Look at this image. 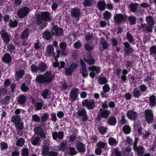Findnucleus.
<instances>
[{"label":"nucleus","mask_w":156,"mask_h":156,"mask_svg":"<svg viewBox=\"0 0 156 156\" xmlns=\"http://www.w3.org/2000/svg\"><path fill=\"white\" fill-rule=\"evenodd\" d=\"M110 110L100 109L96 117V120L99 122L101 120L102 118H108L110 114Z\"/></svg>","instance_id":"obj_4"},{"label":"nucleus","mask_w":156,"mask_h":156,"mask_svg":"<svg viewBox=\"0 0 156 156\" xmlns=\"http://www.w3.org/2000/svg\"><path fill=\"white\" fill-rule=\"evenodd\" d=\"M52 137L53 140L58 141V138L60 140H62L64 137V133L62 131H59L58 133L54 132L52 134Z\"/></svg>","instance_id":"obj_16"},{"label":"nucleus","mask_w":156,"mask_h":156,"mask_svg":"<svg viewBox=\"0 0 156 156\" xmlns=\"http://www.w3.org/2000/svg\"><path fill=\"white\" fill-rule=\"evenodd\" d=\"M29 9L27 7H22L17 11V15L20 18H23L28 15Z\"/></svg>","instance_id":"obj_9"},{"label":"nucleus","mask_w":156,"mask_h":156,"mask_svg":"<svg viewBox=\"0 0 156 156\" xmlns=\"http://www.w3.org/2000/svg\"><path fill=\"white\" fill-rule=\"evenodd\" d=\"M21 90L25 92H27L29 89V88L26 85L25 83H23L21 87Z\"/></svg>","instance_id":"obj_57"},{"label":"nucleus","mask_w":156,"mask_h":156,"mask_svg":"<svg viewBox=\"0 0 156 156\" xmlns=\"http://www.w3.org/2000/svg\"><path fill=\"white\" fill-rule=\"evenodd\" d=\"M138 140V138H135L133 143V149L134 151H136L137 156H142L145 152V149L142 145L137 146Z\"/></svg>","instance_id":"obj_3"},{"label":"nucleus","mask_w":156,"mask_h":156,"mask_svg":"<svg viewBox=\"0 0 156 156\" xmlns=\"http://www.w3.org/2000/svg\"><path fill=\"white\" fill-rule=\"evenodd\" d=\"M114 153L115 156H122L124 155V153L122 151H119L117 148L114 149Z\"/></svg>","instance_id":"obj_50"},{"label":"nucleus","mask_w":156,"mask_h":156,"mask_svg":"<svg viewBox=\"0 0 156 156\" xmlns=\"http://www.w3.org/2000/svg\"><path fill=\"white\" fill-rule=\"evenodd\" d=\"M78 64L74 62L71 64L68 68L65 70V73L67 76H71L73 72L78 67Z\"/></svg>","instance_id":"obj_10"},{"label":"nucleus","mask_w":156,"mask_h":156,"mask_svg":"<svg viewBox=\"0 0 156 156\" xmlns=\"http://www.w3.org/2000/svg\"><path fill=\"white\" fill-rule=\"evenodd\" d=\"M1 151L7 149L8 148V145L7 143L4 142H2L0 144Z\"/></svg>","instance_id":"obj_62"},{"label":"nucleus","mask_w":156,"mask_h":156,"mask_svg":"<svg viewBox=\"0 0 156 156\" xmlns=\"http://www.w3.org/2000/svg\"><path fill=\"white\" fill-rule=\"evenodd\" d=\"M12 58L11 55L8 53H6L3 55L2 60L5 63H9L12 62Z\"/></svg>","instance_id":"obj_23"},{"label":"nucleus","mask_w":156,"mask_h":156,"mask_svg":"<svg viewBox=\"0 0 156 156\" xmlns=\"http://www.w3.org/2000/svg\"><path fill=\"white\" fill-rule=\"evenodd\" d=\"M103 90L105 92H108L110 90V88L108 84H106L104 85L102 87Z\"/></svg>","instance_id":"obj_63"},{"label":"nucleus","mask_w":156,"mask_h":156,"mask_svg":"<svg viewBox=\"0 0 156 156\" xmlns=\"http://www.w3.org/2000/svg\"><path fill=\"white\" fill-rule=\"evenodd\" d=\"M67 144V143L66 141H62L60 143L59 146H58L57 148L59 151H64L66 150V147Z\"/></svg>","instance_id":"obj_28"},{"label":"nucleus","mask_w":156,"mask_h":156,"mask_svg":"<svg viewBox=\"0 0 156 156\" xmlns=\"http://www.w3.org/2000/svg\"><path fill=\"white\" fill-rule=\"evenodd\" d=\"M49 117V114L47 113H44L41 118V122H45L47 120Z\"/></svg>","instance_id":"obj_52"},{"label":"nucleus","mask_w":156,"mask_h":156,"mask_svg":"<svg viewBox=\"0 0 156 156\" xmlns=\"http://www.w3.org/2000/svg\"><path fill=\"white\" fill-rule=\"evenodd\" d=\"M52 36V33L46 30H45L42 33L43 37L47 40L51 39Z\"/></svg>","instance_id":"obj_25"},{"label":"nucleus","mask_w":156,"mask_h":156,"mask_svg":"<svg viewBox=\"0 0 156 156\" xmlns=\"http://www.w3.org/2000/svg\"><path fill=\"white\" fill-rule=\"evenodd\" d=\"M150 55H156V46L155 45H153L150 48Z\"/></svg>","instance_id":"obj_49"},{"label":"nucleus","mask_w":156,"mask_h":156,"mask_svg":"<svg viewBox=\"0 0 156 156\" xmlns=\"http://www.w3.org/2000/svg\"><path fill=\"white\" fill-rule=\"evenodd\" d=\"M55 78V75L50 71H47L44 74L37 76L36 81L40 84H48L51 83Z\"/></svg>","instance_id":"obj_2"},{"label":"nucleus","mask_w":156,"mask_h":156,"mask_svg":"<svg viewBox=\"0 0 156 156\" xmlns=\"http://www.w3.org/2000/svg\"><path fill=\"white\" fill-rule=\"evenodd\" d=\"M108 143L109 144L112 146H116L118 144V142L115 139L112 137L109 138Z\"/></svg>","instance_id":"obj_37"},{"label":"nucleus","mask_w":156,"mask_h":156,"mask_svg":"<svg viewBox=\"0 0 156 156\" xmlns=\"http://www.w3.org/2000/svg\"><path fill=\"white\" fill-rule=\"evenodd\" d=\"M147 23L149 25L153 26L154 24V21L152 17L151 16H147L146 19Z\"/></svg>","instance_id":"obj_33"},{"label":"nucleus","mask_w":156,"mask_h":156,"mask_svg":"<svg viewBox=\"0 0 156 156\" xmlns=\"http://www.w3.org/2000/svg\"><path fill=\"white\" fill-rule=\"evenodd\" d=\"M84 61L88 64L91 65L94 64L95 62V60L94 58L84 59Z\"/></svg>","instance_id":"obj_64"},{"label":"nucleus","mask_w":156,"mask_h":156,"mask_svg":"<svg viewBox=\"0 0 156 156\" xmlns=\"http://www.w3.org/2000/svg\"><path fill=\"white\" fill-rule=\"evenodd\" d=\"M30 69L32 73H36L39 71L38 66H35L34 64L31 65Z\"/></svg>","instance_id":"obj_60"},{"label":"nucleus","mask_w":156,"mask_h":156,"mask_svg":"<svg viewBox=\"0 0 156 156\" xmlns=\"http://www.w3.org/2000/svg\"><path fill=\"white\" fill-rule=\"evenodd\" d=\"M127 40L130 43H131L133 45L134 44V43L133 42L134 39L131 34L127 33Z\"/></svg>","instance_id":"obj_54"},{"label":"nucleus","mask_w":156,"mask_h":156,"mask_svg":"<svg viewBox=\"0 0 156 156\" xmlns=\"http://www.w3.org/2000/svg\"><path fill=\"white\" fill-rule=\"evenodd\" d=\"M93 0H85L83 5L85 7L90 6L93 4Z\"/></svg>","instance_id":"obj_56"},{"label":"nucleus","mask_w":156,"mask_h":156,"mask_svg":"<svg viewBox=\"0 0 156 156\" xmlns=\"http://www.w3.org/2000/svg\"><path fill=\"white\" fill-rule=\"evenodd\" d=\"M7 92V90L6 87H1L0 88V97L2 95L3 96L5 95Z\"/></svg>","instance_id":"obj_61"},{"label":"nucleus","mask_w":156,"mask_h":156,"mask_svg":"<svg viewBox=\"0 0 156 156\" xmlns=\"http://www.w3.org/2000/svg\"><path fill=\"white\" fill-rule=\"evenodd\" d=\"M29 34V29L26 28L22 33L20 37L21 39H25L28 37Z\"/></svg>","instance_id":"obj_31"},{"label":"nucleus","mask_w":156,"mask_h":156,"mask_svg":"<svg viewBox=\"0 0 156 156\" xmlns=\"http://www.w3.org/2000/svg\"><path fill=\"white\" fill-rule=\"evenodd\" d=\"M50 13L48 12H42L41 13L38 14L36 16V23L39 26V28L40 30L43 29L47 25V23L43 22V21H49L51 20Z\"/></svg>","instance_id":"obj_1"},{"label":"nucleus","mask_w":156,"mask_h":156,"mask_svg":"<svg viewBox=\"0 0 156 156\" xmlns=\"http://www.w3.org/2000/svg\"><path fill=\"white\" fill-rule=\"evenodd\" d=\"M10 100V98L9 96H7L3 99H1L0 101V104L1 105H4L7 104H9Z\"/></svg>","instance_id":"obj_38"},{"label":"nucleus","mask_w":156,"mask_h":156,"mask_svg":"<svg viewBox=\"0 0 156 156\" xmlns=\"http://www.w3.org/2000/svg\"><path fill=\"white\" fill-rule=\"evenodd\" d=\"M77 114L79 117H82V121L83 122H85L88 120V117L85 108H83L78 110L77 112Z\"/></svg>","instance_id":"obj_11"},{"label":"nucleus","mask_w":156,"mask_h":156,"mask_svg":"<svg viewBox=\"0 0 156 156\" xmlns=\"http://www.w3.org/2000/svg\"><path fill=\"white\" fill-rule=\"evenodd\" d=\"M96 103L93 100H88L87 99H84L82 102L83 106L86 107L89 110H93L96 107Z\"/></svg>","instance_id":"obj_5"},{"label":"nucleus","mask_w":156,"mask_h":156,"mask_svg":"<svg viewBox=\"0 0 156 156\" xmlns=\"http://www.w3.org/2000/svg\"><path fill=\"white\" fill-rule=\"evenodd\" d=\"M137 117V113L133 110L127 112V117L131 120L135 121Z\"/></svg>","instance_id":"obj_20"},{"label":"nucleus","mask_w":156,"mask_h":156,"mask_svg":"<svg viewBox=\"0 0 156 156\" xmlns=\"http://www.w3.org/2000/svg\"><path fill=\"white\" fill-rule=\"evenodd\" d=\"M32 119L33 121L36 122H38L41 121L40 118L36 114L32 116Z\"/></svg>","instance_id":"obj_51"},{"label":"nucleus","mask_w":156,"mask_h":156,"mask_svg":"<svg viewBox=\"0 0 156 156\" xmlns=\"http://www.w3.org/2000/svg\"><path fill=\"white\" fill-rule=\"evenodd\" d=\"M98 82L101 85L105 84L108 83V80L105 77L99 76L98 78Z\"/></svg>","instance_id":"obj_30"},{"label":"nucleus","mask_w":156,"mask_h":156,"mask_svg":"<svg viewBox=\"0 0 156 156\" xmlns=\"http://www.w3.org/2000/svg\"><path fill=\"white\" fill-rule=\"evenodd\" d=\"M43 105V102H37L36 103L34 107L37 110H40L42 107Z\"/></svg>","instance_id":"obj_53"},{"label":"nucleus","mask_w":156,"mask_h":156,"mask_svg":"<svg viewBox=\"0 0 156 156\" xmlns=\"http://www.w3.org/2000/svg\"><path fill=\"white\" fill-rule=\"evenodd\" d=\"M49 90L48 89H45L44 90L42 91L41 96L44 99H47V96L49 93Z\"/></svg>","instance_id":"obj_58"},{"label":"nucleus","mask_w":156,"mask_h":156,"mask_svg":"<svg viewBox=\"0 0 156 156\" xmlns=\"http://www.w3.org/2000/svg\"><path fill=\"white\" fill-rule=\"evenodd\" d=\"M34 133L37 135L41 137V138H46V133L45 132L41 126L36 127L34 129Z\"/></svg>","instance_id":"obj_13"},{"label":"nucleus","mask_w":156,"mask_h":156,"mask_svg":"<svg viewBox=\"0 0 156 156\" xmlns=\"http://www.w3.org/2000/svg\"><path fill=\"white\" fill-rule=\"evenodd\" d=\"M133 93L134 97L135 98H139L141 94L140 91L137 88L134 89Z\"/></svg>","instance_id":"obj_42"},{"label":"nucleus","mask_w":156,"mask_h":156,"mask_svg":"<svg viewBox=\"0 0 156 156\" xmlns=\"http://www.w3.org/2000/svg\"><path fill=\"white\" fill-rule=\"evenodd\" d=\"M84 48L85 50L88 51H92L94 49V46L90 45L88 43H87L85 44Z\"/></svg>","instance_id":"obj_55"},{"label":"nucleus","mask_w":156,"mask_h":156,"mask_svg":"<svg viewBox=\"0 0 156 156\" xmlns=\"http://www.w3.org/2000/svg\"><path fill=\"white\" fill-rule=\"evenodd\" d=\"M16 128L17 130H20L23 129V125L22 122H19L15 124Z\"/></svg>","instance_id":"obj_46"},{"label":"nucleus","mask_w":156,"mask_h":156,"mask_svg":"<svg viewBox=\"0 0 156 156\" xmlns=\"http://www.w3.org/2000/svg\"><path fill=\"white\" fill-rule=\"evenodd\" d=\"M40 138L38 136H36L31 142L32 145L36 146L39 142Z\"/></svg>","instance_id":"obj_59"},{"label":"nucleus","mask_w":156,"mask_h":156,"mask_svg":"<svg viewBox=\"0 0 156 156\" xmlns=\"http://www.w3.org/2000/svg\"><path fill=\"white\" fill-rule=\"evenodd\" d=\"M71 13V15L73 17L77 18V20H79L81 14L80 9L77 7L72 8Z\"/></svg>","instance_id":"obj_14"},{"label":"nucleus","mask_w":156,"mask_h":156,"mask_svg":"<svg viewBox=\"0 0 156 156\" xmlns=\"http://www.w3.org/2000/svg\"><path fill=\"white\" fill-rule=\"evenodd\" d=\"M149 102L150 106L151 107H154L156 106V97L154 95H151L149 98Z\"/></svg>","instance_id":"obj_21"},{"label":"nucleus","mask_w":156,"mask_h":156,"mask_svg":"<svg viewBox=\"0 0 156 156\" xmlns=\"http://www.w3.org/2000/svg\"><path fill=\"white\" fill-rule=\"evenodd\" d=\"M21 121V118L20 115H15L12 116L11 119V121L14 122L16 124L18 122Z\"/></svg>","instance_id":"obj_34"},{"label":"nucleus","mask_w":156,"mask_h":156,"mask_svg":"<svg viewBox=\"0 0 156 156\" xmlns=\"http://www.w3.org/2000/svg\"><path fill=\"white\" fill-rule=\"evenodd\" d=\"M99 133L102 135H104L107 132V129L106 127L101 126L98 128Z\"/></svg>","instance_id":"obj_44"},{"label":"nucleus","mask_w":156,"mask_h":156,"mask_svg":"<svg viewBox=\"0 0 156 156\" xmlns=\"http://www.w3.org/2000/svg\"><path fill=\"white\" fill-rule=\"evenodd\" d=\"M106 3L105 1H98L97 7L100 11L104 10L106 8Z\"/></svg>","instance_id":"obj_24"},{"label":"nucleus","mask_w":156,"mask_h":156,"mask_svg":"<svg viewBox=\"0 0 156 156\" xmlns=\"http://www.w3.org/2000/svg\"><path fill=\"white\" fill-rule=\"evenodd\" d=\"M21 151V155L22 156H28L29 151L27 147L23 148Z\"/></svg>","instance_id":"obj_47"},{"label":"nucleus","mask_w":156,"mask_h":156,"mask_svg":"<svg viewBox=\"0 0 156 156\" xmlns=\"http://www.w3.org/2000/svg\"><path fill=\"white\" fill-rule=\"evenodd\" d=\"M127 20L129 21V24L132 26L136 24V19L134 16H127Z\"/></svg>","instance_id":"obj_29"},{"label":"nucleus","mask_w":156,"mask_h":156,"mask_svg":"<svg viewBox=\"0 0 156 156\" xmlns=\"http://www.w3.org/2000/svg\"><path fill=\"white\" fill-rule=\"evenodd\" d=\"M76 147L77 150L81 153H84L86 151V147L85 145L81 142L77 143Z\"/></svg>","instance_id":"obj_17"},{"label":"nucleus","mask_w":156,"mask_h":156,"mask_svg":"<svg viewBox=\"0 0 156 156\" xmlns=\"http://www.w3.org/2000/svg\"><path fill=\"white\" fill-rule=\"evenodd\" d=\"M18 24V22L16 20H14V21L12 20H10L9 26L10 27L14 28L17 27Z\"/></svg>","instance_id":"obj_40"},{"label":"nucleus","mask_w":156,"mask_h":156,"mask_svg":"<svg viewBox=\"0 0 156 156\" xmlns=\"http://www.w3.org/2000/svg\"><path fill=\"white\" fill-rule=\"evenodd\" d=\"M17 101L20 105L24 106L26 102V98L23 94H20L16 98Z\"/></svg>","instance_id":"obj_18"},{"label":"nucleus","mask_w":156,"mask_h":156,"mask_svg":"<svg viewBox=\"0 0 156 156\" xmlns=\"http://www.w3.org/2000/svg\"><path fill=\"white\" fill-rule=\"evenodd\" d=\"M25 72L24 70L20 69L16 73V76L19 79H21L24 75Z\"/></svg>","instance_id":"obj_36"},{"label":"nucleus","mask_w":156,"mask_h":156,"mask_svg":"<svg viewBox=\"0 0 156 156\" xmlns=\"http://www.w3.org/2000/svg\"><path fill=\"white\" fill-rule=\"evenodd\" d=\"M107 122L109 125L115 126L117 123V120L114 116H111L108 118Z\"/></svg>","instance_id":"obj_27"},{"label":"nucleus","mask_w":156,"mask_h":156,"mask_svg":"<svg viewBox=\"0 0 156 156\" xmlns=\"http://www.w3.org/2000/svg\"><path fill=\"white\" fill-rule=\"evenodd\" d=\"M153 26L151 25L148 26L145 24H143L141 25V27L143 29L144 31L148 32L149 33H151L152 31Z\"/></svg>","instance_id":"obj_26"},{"label":"nucleus","mask_w":156,"mask_h":156,"mask_svg":"<svg viewBox=\"0 0 156 156\" xmlns=\"http://www.w3.org/2000/svg\"><path fill=\"white\" fill-rule=\"evenodd\" d=\"M114 20L115 25L120 24L125 21V17L122 14H117L114 16Z\"/></svg>","instance_id":"obj_12"},{"label":"nucleus","mask_w":156,"mask_h":156,"mask_svg":"<svg viewBox=\"0 0 156 156\" xmlns=\"http://www.w3.org/2000/svg\"><path fill=\"white\" fill-rule=\"evenodd\" d=\"M144 114L146 121L148 124L151 123L154 119L152 110L151 109H147L145 111Z\"/></svg>","instance_id":"obj_8"},{"label":"nucleus","mask_w":156,"mask_h":156,"mask_svg":"<svg viewBox=\"0 0 156 156\" xmlns=\"http://www.w3.org/2000/svg\"><path fill=\"white\" fill-rule=\"evenodd\" d=\"M101 44L102 45V47L104 49H107L108 47V43L105 41L104 37L101 38Z\"/></svg>","instance_id":"obj_41"},{"label":"nucleus","mask_w":156,"mask_h":156,"mask_svg":"<svg viewBox=\"0 0 156 156\" xmlns=\"http://www.w3.org/2000/svg\"><path fill=\"white\" fill-rule=\"evenodd\" d=\"M96 145L98 147L101 149L105 148L107 146V144L103 142L99 141L97 143Z\"/></svg>","instance_id":"obj_48"},{"label":"nucleus","mask_w":156,"mask_h":156,"mask_svg":"<svg viewBox=\"0 0 156 156\" xmlns=\"http://www.w3.org/2000/svg\"><path fill=\"white\" fill-rule=\"evenodd\" d=\"M54 49L52 46L51 44L48 45L47 47L46 52L47 55L49 57H51L55 55V53L54 52Z\"/></svg>","instance_id":"obj_19"},{"label":"nucleus","mask_w":156,"mask_h":156,"mask_svg":"<svg viewBox=\"0 0 156 156\" xmlns=\"http://www.w3.org/2000/svg\"><path fill=\"white\" fill-rule=\"evenodd\" d=\"M49 147L47 145H44L42 148V154L44 156H46L48 154L49 151Z\"/></svg>","instance_id":"obj_32"},{"label":"nucleus","mask_w":156,"mask_h":156,"mask_svg":"<svg viewBox=\"0 0 156 156\" xmlns=\"http://www.w3.org/2000/svg\"><path fill=\"white\" fill-rule=\"evenodd\" d=\"M25 143L24 139L23 138H21L19 139L16 142V145L17 146L22 147Z\"/></svg>","instance_id":"obj_45"},{"label":"nucleus","mask_w":156,"mask_h":156,"mask_svg":"<svg viewBox=\"0 0 156 156\" xmlns=\"http://www.w3.org/2000/svg\"><path fill=\"white\" fill-rule=\"evenodd\" d=\"M111 16V14L108 11H105L103 14L104 19L107 21H108L110 20Z\"/></svg>","instance_id":"obj_39"},{"label":"nucleus","mask_w":156,"mask_h":156,"mask_svg":"<svg viewBox=\"0 0 156 156\" xmlns=\"http://www.w3.org/2000/svg\"><path fill=\"white\" fill-rule=\"evenodd\" d=\"M138 4L137 3H133L132 4H130L129 6V10L132 12H136V9Z\"/></svg>","instance_id":"obj_35"},{"label":"nucleus","mask_w":156,"mask_h":156,"mask_svg":"<svg viewBox=\"0 0 156 156\" xmlns=\"http://www.w3.org/2000/svg\"><path fill=\"white\" fill-rule=\"evenodd\" d=\"M38 68L40 73H44L47 69L48 66L45 63L41 62L39 64Z\"/></svg>","instance_id":"obj_22"},{"label":"nucleus","mask_w":156,"mask_h":156,"mask_svg":"<svg viewBox=\"0 0 156 156\" xmlns=\"http://www.w3.org/2000/svg\"><path fill=\"white\" fill-rule=\"evenodd\" d=\"M51 30L53 36L55 35L57 37L63 36V29L61 27L58 28L57 26H53Z\"/></svg>","instance_id":"obj_7"},{"label":"nucleus","mask_w":156,"mask_h":156,"mask_svg":"<svg viewBox=\"0 0 156 156\" xmlns=\"http://www.w3.org/2000/svg\"><path fill=\"white\" fill-rule=\"evenodd\" d=\"M0 35L3 42L6 45L10 41L11 35L6 31L2 29L0 32Z\"/></svg>","instance_id":"obj_6"},{"label":"nucleus","mask_w":156,"mask_h":156,"mask_svg":"<svg viewBox=\"0 0 156 156\" xmlns=\"http://www.w3.org/2000/svg\"><path fill=\"white\" fill-rule=\"evenodd\" d=\"M77 151L75 148L72 147H71L69 149V154L71 156H73L77 154Z\"/></svg>","instance_id":"obj_43"},{"label":"nucleus","mask_w":156,"mask_h":156,"mask_svg":"<svg viewBox=\"0 0 156 156\" xmlns=\"http://www.w3.org/2000/svg\"><path fill=\"white\" fill-rule=\"evenodd\" d=\"M79 89L77 88H74L71 90L70 93L69 97L72 102L75 101L78 97Z\"/></svg>","instance_id":"obj_15"}]
</instances>
